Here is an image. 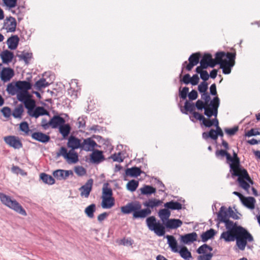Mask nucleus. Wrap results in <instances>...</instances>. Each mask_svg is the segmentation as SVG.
<instances>
[{
	"label": "nucleus",
	"mask_w": 260,
	"mask_h": 260,
	"mask_svg": "<svg viewBox=\"0 0 260 260\" xmlns=\"http://www.w3.org/2000/svg\"><path fill=\"white\" fill-rule=\"evenodd\" d=\"M0 200L4 205L10 209L22 215L26 216L25 210L16 200H12L9 196L2 192H0Z\"/></svg>",
	"instance_id": "6"
},
{
	"label": "nucleus",
	"mask_w": 260,
	"mask_h": 260,
	"mask_svg": "<svg viewBox=\"0 0 260 260\" xmlns=\"http://www.w3.org/2000/svg\"><path fill=\"white\" fill-rule=\"evenodd\" d=\"M200 64H203L205 66L210 67L213 68L217 64L216 60V54H215V58H212V55L209 53H205L203 55L202 59L200 61Z\"/></svg>",
	"instance_id": "16"
},
{
	"label": "nucleus",
	"mask_w": 260,
	"mask_h": 260,
	"mask_svg": "<svg viewBox=\"0 0 260 260\" xmlns=\"http://www.w3.org/2000/svg\"><path fill=\"white\" fill-rule=\"evenodd\" d=\"M67 146L68 148L74 150L81 148V141L75 136H71L68 139Z\"/></svg>",
	"instance_id": "21"
},
{
	"label": "nucleus",
	"mask_w": 260,
	"mask_h": 260,
	"mask_svg": "<svg viewBox=\"0 0 260 260\" xmlns=\"http://www.w3.org/2000/svg\"><path fill=\"white\" fill-rule=\"evenodd\" d=\"M4 140L7 145L14 149H19L23 146L21 140L17 136H6L4 138Z\"/></svg>",
	"instance_id": "12"
},
{
	"label": "nucleus",
	"mask_w": 260,
	"mask_h": 260,
	"mask_svg": "<svg viewBox=\"0 0 260 260\" xmlns=\"http://www.w3.org/2000/svg\"><path fill=\"white\" fill-rule=\"evenodd\" d=\"M96 146H97V144L95 141L89 138L84 139L82 142H81V149L89 151L93 150Z\"/></svg>",
	"instance_id": "19"
},
{
	"label": "nucleus",
	"mask_w": 260,
	"mask_h": 260,
	"mask_svg": "<svg viewBox=\"0 0 260 260\" xmlns=\"http://www.w3.org/2000/svg\"><path fill=\"white\" fill-rule=\"evenodd\" d=\"M112 190L110 188L103 187L102 197H112Z\"/></svg>",
	"instance_id": "52"
},
{
	"label": "nucleus",
	"mask_w": 260,
	"mask_h": 260,
	"mask_svg": "<svg viewBox=\"0 0 260 260\" xmlns=\"http://www.w3.org/2000/svg\"><path fill=\"white\" fill-rule=\"evenodd\" d=\"M1 57L3 62L8 64L12 61L14 57V54L9 50H5L2 52Z\"/></svg>",
	"instance_id": "30"
},
{
	"label": "nucleus",
	"mask_w": 260,
	"mask_h": 260,
	"mask_svg": "<svg viewBox=\"0 0 260 260\" xmlns=\"http://www.w3.org/2000/svg\"><path fill=\"white\" fill-rule=\"evenodd\" d=\"M234 214L235 213L231 207H220L217 214L218 219L220 222L224 223L226 231L222 233L220 238L223 239L226 242L236 240V245L238 249L244 251L248 242H252L254 238L245 228L229 219L231 217L234 218Z\"/></svg>",
	"instance_id": "1"
},
{
	"label": "nucleus",
	"mask_w": 260,
	"mask_h": 260,
	"mask_svg": "<svg viewBox=\"0 0 260 260\" xmlns=\"http://www.w3.org/2000/svg\"><path fill=\"white\" fill-rule=\"evenodd\" d=\"M40 178L44 183L49 185H52L55 183L54 179L51 176L45 173L41 174Z\"/></svg>",
	"instance_id": "41"
},
{
	"label": "nucleus",
	"mask_w": 260,
	"mask_h": 260,
	"mask_svg": "<svg viewBox=\"0 0 260 260\" xmlns=\"http://www.w3.org/2000/svg\"><path fill=\"white\" fill-rule=\"evenodd\" d=\"M180 256L184 259L189 260L191 258V254L186 247H182L178 252Z\"/></svg>",
	"instance_id": "38"
},
{
	"label": "nucleus",
	"mask_w": 260,
	"mask_h": 260,
	"mask_svg": "<svg viewBox=\"0 0 260 260\" xmlns=\"http://www.w3.org/2000/svg\"><path fill=\"white\" fill-rule=\"evenodd\" d=\"M90 159L92 162L94 163H99L104 160V156L101 151L94 150L90 155Z\"/></svg>",
	"instance_id": "29"
},
{
	"label": "nucleus",
	"mask_w": 260,
	"mask_h": 260,
	"mask_svg": "<svg viewBox=\"0 0 260 260\" xmlns=\"http://www.w3.org/2000/svg\"><path fill=\"white\" fill-rule=\"evenodd\" d=\"M142 173L139 168L134 167L131 168H128L125 171V174L127 176L137 177Z\"/></svg>",
	"instance_id": "34"
},
{
	"label": "nucleus",
	"mask_w": 260,
	"mask_h": 260,
	"mask_svg": "<svg viewBox=\"0 0 260 260\" xmlns=\"http://www.w3.org/2000/svg\"><path fill=\"white\" fill-rule=\"evenodd\" d=\"M53 176L57 180H66L70 175L73 176V172L72 170H64L58 169L53 172Z\"/></svg>",
	"instance_id": "17"
},
{
	"label": "nucleus",
	"mask_w": 260,
	"mask_h": 260,
	"mask_svg": "<svg viewBox=\"0 0 260 260\" xmlns=\"http://www.w3.org/2000/svg\"><path fill=\"white\" fill-rule=\"evenodd\" d=\"M111 157L114 161L121 162L123 161V159L122 158L121 153L120 152L113 154L111 155Z\"/></svg>",
	"instance_id": "53"
},
{
	"label": "nucleus",
	"mask_w": 260,
	"mask_h": 260,
	"mask_svg": "<svg viewBox=\"0 0 260 260\" xmlns=\"http://www.w3.org/2000/svg\"><path fill=\"white\" fill-rule=\"evenodd\" d=\"M121 211L124 214H129L133 212V217L134 219L145 218L151 213V210L149 208L142 209V205L138 202L128 203L121 207Z\"/></svg>",
	"instance_id": "4"
},
{
	"label": "nucleus",
	"mask_w": 260,
	"mask_h": 260,
	"mask_svg": "<svg viewBox=\"0 0 260 260\" xmlns=\"http://www.w3.org/2000/svg\"><path fill=\"white\" fill-rule=\"evenodd\" d=\"M133 243V241L131 239H123L121 240L120 244L125 246H131Z\"/></svg>",
	"instance_id": "63"
},
{
	"label": "nucleus",
	"mask_w": 260,
	"mask_h": 260,
	"mask_svg": "<svg viewBox=\"0 0 260 260\" xmlns=\"http://www.w3.org/2000/svg\"><path fill=\"white\" fill-rule=\"evenodd\" d=\"M201 57V54L199 52L192 53L189 57V63L187 64L185 68L186 70L189 71L191 70L193 67L198 64Z\"/></svg>",
	"instance_id": "18"
},
{
	"label": "nucleus",
	"mask_w": 260,
	"mask_h": 260,
	"mask_svg": "<svg viewBox=\"0 0 260 260\" xmlns=\"http://www.w3.org/2000/svg\"><path fill=\"white\" fill-rule=\"evenodd\" d=\"M24 112L23 105L20 104L18 105L13 110L12 115L13 116L16 118H21L22 115Z\"/></svg>",
	"instance_id": "39"
},
{
	"label": "nucleus",
	"mask_w": 260,
	"mask_h": 260,
	"mask_svg": "<svg viewBox=\"0 0 260 260\" xmlns=\"http://www.w3.org/2000/svg\"><path fill=\"white\" fill-rule=\"evenodd\" d=\"M64 123H65V120L58 115H54L49 120L50 127L52 128H59Z\"/></svg>",
	"instance_id": "22"
},
{
	"label": "nucleus",
	"mask_w": 260,
	"mask_h": 260,
	"mask_svg": "<svg viewBox=\"0 0 260 260\" xmlns=\"http://www.w3.org/2000/svg\"><path fill=\"white\" fill-rule=\"evenodd\" d=\"M182 221L179 219H164V235L165 230L176 229L182 225Z\"/></svg>",
	"instance_id": "13"
},
{
	"label": "nucleus",
	"mask_w": 260,
	"mask_h": 260,
	"mask_svg": "<svg viewBox=\"0 0 260 260\" xmlns=\"http://www.w3.org/2000/svg\"><path fill=\"white\" fill-rule=\"evenodd\" d=\"M213 248L206 244L201 246L197 249V252L202 254L198 256V260H211L213 254L211 253Z\"/></svg>",
	"instance_id": "10"
},
{
	"label": "nucleus",
	"mask_w": 260,
	"mask_h": 260,
	"mask_svg": "<svg viewBox=\"0 0 260 260\" xmlns=\"http://www.w3.org/2000/svg\"><path fill=\"white\" fill-rule=\"evenodd\" d=\"M138 185L139 182L138 181L132 180L127 183L126 187L128 190L133 192L136 190Z\"/></svg>",
	"instance_id": "44"
},
{
	"label": "nucleus",
	"mask_w": 260,
	"mask_h": 260,
	"mask_svg": "<svg viewBox=\"0 0 260 260\" xmlns=\"http://www.w3.org/2000/svg\"><path fill=\"white\" fill-rule=\"evenodd\" d=\"M258 135H260V133L258 132L256 129L252 128L246 133L245 136L247 137H251Z\"/></svg>",
	"instance_id": "57"
},
{
	"label": "nucleus",
	"mask_w": 260,
	"mask_h": 260,
	"mask_svg": "<svg viewBox=\"0 0 260 260\" xmlns=\"http://www.w3.org/2000/svg\"><path fill=\"white\" fill-rule=\"evenodd\" d=\"M199 81V78L197 74L193 75V76L190 78V83L193 85H196L198 84Z\"/></svg>",
	"instance_id": "60"
},
{
	"label": "nucleus",
	"mask_w": 260,
	"mask_h": 260,
	"mask_svg": "<svg viewBox=\"0 0 260 260\" xmlns=\"http://www.w3.org/2000/svg\"><path fill=\"white\" fill-rule=\"evenodd\" d=\"M166 238L168 239V243L170 247L171 250L174 252H178L177 242L174 236L167 235Z\"/></svg>",
	"instance_id": "32"
},
{
	"label": "nucleus",
	"mask_w": 260,
	"mask_h": 260,
	"mask_svg": "<svg viewBox=\"0 0 260 260\" xmlns=\"http://www.w3.org/2000/svg\"><path fill=\"white\" fill-rule=\"evenodd\" d=\"M95 211V205L94 204H91L85 209V213L89 218H93L94 212Z\"/></svg>",
	"instance_id": "43"
},
{
	"label": "nucleus",
	"mask_w": 260,
	"mask_h": 260,
	"mask_svg": "<svg viewBox=\"0 0 260 260\" xmlns=\"http://www.w3.org/2000/svg\"><path fill=\"white\" fill-rule=\"evenodd\" d=\"M196 106L193 103H191L188 101H186L184 104L185 110L190 113H193L195 110Z\"/></svg>",
	"instance_id": "47"
},
{
	"label": "nucleus",
	"mask_w": 260,
	"mask_h": 260,
	"mask_svg": "<svg viewBox=\"0 0 260 260\" xmlns=\"http://www.w3.org/2000/svg\"><path fill=\"white\" fill-rule=\"evenodd\" d=\"M19 41V38L17 35L11 36L8 39L7 43L8 47L11 50L17 48Z\"/></svg>",
	"instance_id": "31"
},
{
	"label": "nucleus",
	"mask_w": 260,
	"mask_h": 260,
	"mask_svg": "<svg viewBox=\"0 0 260 260\" xmlns=\"http://www.w3.org/2000/svg\"><path fill=\"white\" fill-rule=\"evenodd\" d=\"M7 91L12 94H14L16 91V88L12 84H9L7 86Z\"/></svg>",
	"instance_id": "59"
},
{
	"label": "nucleus",
	"mask_w": 260,
	"mask_h": 260,
	"mask_svg": "<svg viewBox=\"0 0 260 260\" xmlns=\"http://www.w3.org/2000/svg\"><path fill=\"white\" fill-rule=\"evenodd\" d=\"M236 53L218 52L216 53V60L217 64H220V68L222 69L224 74H229L231 72V68L235 63Z\"/></svg>",
	"instance_id": "3"
},
{
	"label": "nucleus",
	"mask_w": 260,
	"mask_h": 260,
	"mask_svg": "<svg viewBox=\"0 0 260 260\" xmlns=\"http://www.w3.org/2000/svg\"><path fill=\"white\" fill-rule=\"evenodd\" d=\"M32 54L31 53H24L20 57L25 62L26 64L28 63L29 60L32 58Z\"/></svg>",
	"instance_id": "50"
},
{
	"label": "nucleus",
	"mask_w": 260,
	"mask_h": 260,
	"mask_svg": "<svg viewBox=\"0 0 260 260\" xmlns=\"http://www.w3.org/2000/svg\"><path fill=\"white\" fill-rule=\"evenodd\" d=\"M161 203L162 202L160 200L152 199L144 202L143 205L144 206L146 207L147 208H149L151 210L150 208L153 209L154 207H157L160 205Z\"/></svg>",
	"instance_id": "33"
},
{
	"label": "nucleus",
	"mask_w": 260,
	"mask_h": 260,
	"mask_svg": "<svg viewBox=\"0 0 260 260\" xmlns=\"http://www.w3.org/2000/svg\"><path fill=\"white\" fill-rule=\"evenodd\" d=\"M215 234V230L213 229H211L205 232H204L201 235L202 241L204 242H206L209 239L213 238Z\"/></svg>",
	"instance_id": "35"
},
{
	"label": "nucleus",
	"mask_w": 260,
	"mask_h": 260,
	"mask_svg": "<svg viewBox=\"0 0 260 260\" xmlns=\"http://www.w3.org/2000/svg\"><path fill=\"white\" fill-rule=\"evenodd\" d=\"M1 112L5 117H9L11 115V109L8 107H5L1 110Z\"/></svg>",
	"instance_id": "54"
},
{
	"label": "nucleus",
	"mask_w": 260,
	"mask_h": 260,
	"mask_svg": "<svg viewBox=\"0 0 260 260\" xmlns=\"http://www.w3.org/2000/svg\"><path fill=\"white\" fill-rule=\"evenodd\" d=\"M219 103V99L216 96L210 102L209 104H206L203 101L198 100L196 102L195 106L199 110H202L204 109V114L208 117H211L212 116L216 117L218 114Z\"/></svg>",
	"instance_id": "5"
},
{
	"label": "nucleus",
	"mask_w": 260,
	"mask_h": 260,
	"mask_svg": "<svg viewBox=\"0 0 260 260\" xmlns=\"http://www.w3.org/2000/svg\"><path fill=\"white\" fill-rule=\"evenodd\" d=\"M19 128L20 131L23 132L25 134H28L29 129L27 122L24 121L20 124Z\"/></svg>",
	"instance_id": "48"
},
{
	"label": "nucleus",
	"mask_w": 260,
	"mask_h": 260,
	"mask_svg": "<svg viewBox=\"0 0 260 260\" xmlns=\"http://www.w3.org/2000/svg\"><path fill=\"white\" fill-rule=\"evenodd\" d=\"M71 130V127L69 124H63L59 128V132L63 138L67 137Z\"/></svg>",
	"instance_id": "37"
},
{
	"label": "nucleus",
	"mask_w": 260,
	"mask_h": 260,
	"mask_svg": "<svg viewBox=\"0 0 260 260\" xmlns=\"http://www.w3.org/2000/svg\"><path fill=\"white\" fill-rule=\"evenodd\" d=\"M16 87L20 91L28 92L31 88V84L26 81H19L15 84Z\"/></svg>",
	"instance_id": "23"
},
{
	"label": "nucleus",
	"mask_w": 260,
	"mask_h": 260,
	"mask_svg": "<svg viewBox=\"0 0 260 260\" xmlns=\"http://www.w3.org/2000/svg\"><path fill=\"white\" fill-rule=\"evenodd\" d=\"M140 190L142 194L146 195L151 194L156 191V189L154 187L149 185H145Z\"/></svg>",
	"instance_id": "42"
},
{
	"label": "nucleus",
	"mask_w": 260,
	"mask_h": 260,
	"mask_svg": "<svg viewBox=\"0 0 260 260\" xmlns=\"http://www.w3.org/2000/svg\"><path fill=\"white\" fill-rule=\"evenodd\" d=\"M41 126L44 129H47L50 127L49 121H48L46 119H42L41 121Z\"/></svg>",
	"instance_id": "62"
},
{
	"label": "nucleus",
	"mask_w": 260,
	"mask_h": 260,
	"mask_svg": "<svg viewBox=\"0 0 260 260\" xmlns=\"http://www.w3.org/2000/svg\"><path fill=\"white\" fill-rule=\"evenodd\" d=\"M101 206L104 209H110L115 204V200L113 197H102Z\"/></svg>",
	"instance_id": "24"
},
{
	"label": "nucleus",
	"mask_w": 260,
	"mask_h": 260,
	"mask_svg": "<svg viewBox=\"0 0 260 260\" xmlns=\"http://www.w3.org/2000/svg\"><path fill=\"white\" fill-rule=\"evenodd\" d=\"M49 85V83L46 81V80L45 78H42L35 83L34 87L36 89L40 90L42 88H44Z\"/></svg>",
	"instance_id": "36"
},
{
	"label": "nucleus",
	"mask_w": 260,
	"mask_h": 260,
	"mask_svg": "<svg viewBox=\"0 0 260 260\" xmlns=\"http://www.w3.org/2000/svg\"><path fill=\"white\" fill-rule=\"evenodd\" d=\"M32 95L28 92L20 91L17 94V99L20 102H23L25 107V104L30 101H35L31 99Z\"/></svg>",
	"instance_id": "27"
},
{
	"label": "nucleus",
	"mask_w": 260,
	"mask_h": 260,
	"mask_svg": "<svg viewBox=\"0 0 260 260\" xmlns=\"http://www.w3.org/2000/svg\"><path fill=\"white\" fill-rule=\"evenodd\" d=\"M242 203L247 208L253 210L255 208V199L252 197H245L241 201Z\"/></svg>",
	"instance_id": "28"
},
{
	"label": "nucleus",
	"mask_w": 260,
	"mask_h": 260,
	"mask_svg": "<svg viewBox=\"0 0 260 260\" xmlns=\"http://www.w3.org/2000/svg\"><path fill=\"white\" fill-rule=\"evenodd\" d=\"M3 2L7 8L12 9L17 6V0H3Z\"/></svg>",
	"instance_id": "45"
},
{
	"label": "nucleus",
	"mask_w": 260,
	"mask_h": 260,
	"mask_svg": "<svg viewBox=\"0 0 260 260\" xmlns=\"http://www.w3.org/2000/svg\"><path fill=\"white\" fill-rule=\"evenodd\" d=\"M17 26V22L15 18L10 16L4 20L3 28L7 32H14Z\"/></svg>",
	"instance_id": "14"
},
{
	"label": "nucleus",
	"mask_w": 260,
	"mask_h": 260,
	"mask_svg": "<svg viewBox=\"0 0 260 260\" xmlns=\"http://www.w3.org/2000/svg\"><path fill=\"white\" fill-rule=\"evenodd\" d=\"M75 172L79 176H82L86 174V170L81 166H78L75 168Z\"/></svg>",
	"instance_id": "49"
},
{
	"label": "nucleus",
	"mask_w": 260,
	"mask_h": 260,
	"mask_svg": "<svg viewBox=\"0 0 260 260\" xmlns=\"http://www.w3.org/2000/svg\"><path fill=\"white\" fill-rule=\"evenodd\" d=\"M215 155L217 158L220 159H222L224 157H226L228 162H229V160L231 159V154L226 150L220 149L216 151Z\"/></svg>",
	"instance_id": "40"
},
{
	"label": "nucleus",
	"mask_w": 260,
	"mask_h": 260,
	"mask_svg": "<svg viewBox=\"0 0 260 260\" xmlns=\"http://www.w3.org/2000/svg\"><path fill=\"white\" fill-rule=\"evenodd\" d=\"M11 171L13 173L19 174H20L22 176H25L27 175L26 172L24 170L20 168L19 167L16 166H13L11 168Z\"/></svg>",
	"instance_id": "46"
},
{
	"label": "nucleus",
	"mask_w": 260,
	"mask_h": 260,
	"mask_svg": "<svg viewBox=\"0 0 260 260\" xmlns=\"http://www.w3.org/2000/svg\"><path fill=\"white\" fill-rule=\"evenodd\" d=\"M197 234L195 232H192L181 236V240L183 243L188 244L196 241L197 239Z\"/></svg>",
	"instance_id": "25"
},
{
	"label": "nucleus",
	"mask_w": 260,
	"mask_h": 260,
	"mask_svg": "<svg viewBox=\"0 0 260 260\" xmlns=\"http://www.w3.org/2000/svg\"><path fill=\"white\" fill-rule=\"evenodd\" d=\"M225 132L230 136H233L235 135L236 132L238 131V127L235 126L231 128H226L224 129Z\"/></svg>",
	"instance_id": "55"
},
{
	"label": "nucleus",
	"mask_w": 260,
	"mask_h": 260,
	"mask_svg": "<svg viewBox=\"0 0 260 260\" xmlns=\"http://www.w3.org/2000/svg\"><path fill=\"white\" fill-rule=\"evenodd\" d=\"M93 181L92 179L87 180L86 183L79 188L80 196L82 197L88 198L92 190Z\"/></svg>",
	"instance_id": "15"
},
{
	"label": "nucleus",
	"mask_w": 260,
	"mask_h": 260,
	"mask_svg": "<svg viewBox=\"0 0 260 260\" xmlns=\"http://www.w3.org/2000/svg\"><path fill=\"white\" fill-rule=\"evenodd\" d=\"M36 107L35 101H30L25 104V108L27 109V114L32 117L38 118L42 115H49V113L43 107Z\"/></svg>",
	"instance_id": "7"
},
{
	"label": "nucleus",
	"mask_w": 260,
	"mask_h": 260,
	"mask_svg": "<svg viewBox=\"0 0 260 260\" xmlns=\"http://www.w3.org/2000/svg\"><path fill=\"white\" fill-rule=\"evenodd\" d=\"M189 88L187 87H184L183 89L180 91V96L182 99L184 100L187 97V94L188 92Z\"/></svg>",
	"instance_id": "56"
},
{
	"label": "nucleus",
	"mask_w": 260,
	"mask_h": 260,
	"mask_svg": "<svg viewBox=\"0 0 260 260\" xmlns=\"http://www.w3.org/2000/svg\"><path fill=\"white\" fill-rule=\"evenodd\" d=\"M208 89V83L206 82H202L198 86V90L201 93L206 92Z\"/></svg>",
	"instance_id": "51"
},
{
	"label": "nucleus",
	"mask_w": 260,
	"mask_h": 260,
	"mask_svg": "<svg viewBox=\"0 0 260 260\" xmlns=\"http://www.w3.org/2000/svg\"><path fill=\"white\" fill-rule=\"evenodd\" d=\"M31 137L32 139L42 143L48 142L50 140L49 136L41 132L34 133L31 135Z\"/></svg>",
	"instance_id": "26"
},
{
	"label": "nucleus",
	"mask_w": 260,
	"mask_h": 260,
	"mask_svg": "<svg viewBox=\"0 0 260 260\" xmlns=\"http://www.w3.org/2000/svg\"><path fill=\"white\" fill-rule=\"evenodd\" d=\"M146 224L150 231L154 232L159 236H162V223L157 222L154 216H150L146 219Z\"/></svg>",
	"instance_id": "9"
},
{
	"label": "nucleus",
	"mask_w": 260,
	"mask_h": 260,
	"mask_svg": "<svg viewBox=\"0 0 260 260\" xmlns=\"http://www.w3.org/2000/svg\"><path fill=\"white\" fill-rule=\"evenodd\" d=\"M188 98L190 100H194L198 98V92L195 90H192L188 94Z\"/></svg>",
	"instance_id": "64"
},
{
	"label": "nucleus",
	"mask_w": 260,
	"mask_h": 260,
	"mask_svg": "<svg viewBox=\"0 0 260 260\" xmlns=\"http://www.w3.org/2000/svg\"><path fill=\"white\" fill-rule=\"evenodd\" d=\"M201 98L204 101V102H205L206 104H209L211 98L209 94L207 92L202 93Z\"/></svg>",
	"instance_id": "58"
},
{
	"label": "nucleus",
	"mask_w": 260,
	"mask_h": 260,
	"mask_svg": "<svg viewBox=\"0 0 260 260\" xmlns=\"http://www.w3.org/2000/svg\"><path fill=\"white\" fill-rule=\"evenodd\" d=\"M229 161L231 162L230 166L233 171L232 175L238 177L237 181L239 186L249 194L250 184L253 185L254 182L251 179L247 171L241 166L240 158L236 152H234L233 157L231 156Z\"/></svg>",
	"instance_id": "2"
},
{
	"label": "nucleus",
	"mask_w": 260,
	"mask_h": 260,
	"mask_svg": "<svg viewBox=\"0 0 260 260\" xmlns=\"http://www.w3.org/2000/svg\"><path fill=\"white\" fill-rule=\"evenodd\" d=\"M203 124L207 127H210L213 125L212 119H207L205 117L202 120Z\"/></svg>",
	"instance_id": "61"
},
{
	"label": "nucleus",
	"mask_w": 260,
	"mask_h": 260,
	"mask_svg": "<svg viewBox=\"0 0 260 260\" xmlns=\"http://www.w3.org/2000/svg\"><path fill=\"white\" fill-rule=\"evenodd\" d=\"M164 219H168L171 215V210H180L182 209V204L178 202L171 201L164 204Z\"/></svg>",
	"instance_id": "11"
},
{
	"label": "nucleus",
	"mask_w": 260,
	"mask_h": 260,
	"mask_svg": "<svg viewBox=\"0 0 260 260\" xmlns=\"http://www.w3.org/2000/svg\"><path fill=\"white\" fill-rule=\"evenodd\" d=\"M59 156H62L69 164H75L78 161V153L74 150H70L68 152L64 147H61L57 153Z\"/></svg>",
	"instance_id": "8"
},
{
	"label": "nucleus",
	"mask_w": 260,
	"mask_h": 260,
	"mask_svg": "<svg viewBox=\"0 0 260 260\" xmlns=\"http://www.w3.org/2000/svg\"><path fill=\"white\" fill-rule=\"evenodd\" d=\"M14 76V70L10 68H4L1 73L0 77L2 81L7 82Z\"/></svg>",
	"instance_id": "20"
}]
</instances>
